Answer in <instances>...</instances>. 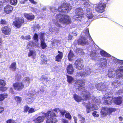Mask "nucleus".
<instances>
[{
    "label": "nucleus",
    "mask_w": 123,
    "mask_h": 123,
    "mask_svg": "<svg viewBox=\"0 0 123 123\" xmlns=\"http://www.w3.org/2000/svg\"><path fill=\"white\" fill-rule=\"evenodd\" d=\"M43 116L37 117L33 120L34 123H42L44 121L45 118L46 119V123H55L56 119L54 118L57 117L56 114L53 111H49L47 112H43Z\"/></svg>",
    "instance_id": "f257e3e1"
},
{
    "label": "nucleus",
    "mask_w": 123,
    "mask_h": 123,
    "mask_svg": "<svg viewBox=\"0 0 123 123\" xmlns=\"http://www.w3.org/2000/svg\"><path fill=\"white\" fill-rule=\"evenodd\" d=\"M56 18L59 19V22L64 25H70L72 23L71 18L68 15L58 14L56 15Z\"/></svg>",
    "instance_id": "f03ea898"
},
{
    "label": "nucleus",
    "mask_w": 123,
    "mask_h": 123,
    "mask_svg": "<svg viewBox=\"0 0 123 123\" xmlns=\"http://www.w3.org/2000/svg\"><path fill=\"white\" fill-rule=\"evenodd\" d=\"M24 19L23 18L17 17L15 18V20L13 21L12 25L17 28H20L24 23Z\"/></svg>",
    "instance_id": "7ed1b4c3"
},
{
    "label": "nucleus",
    "mask_w": 123,
    "mask_h": 123,
    "mask_svg": "<svg viewBox=\"0 0 123 123\" xmlns=\"http://www.w3.org/2000/svg\"><path fill=\"white\" fill-rule=\"evenodd\" d=\"M71 6L68 4L65 3L63 5H61L58 8V10L63 13H67L71 9Z\"/></svg>",
    "instance_id": "20e7f679"
},
{
    "label": "nucleus",
    "mask_w": 123,
    "mask_h": 123,
    "mask_svg": "<svg viewBox=\"0 0 123 123\" xmlns=\"http://www.w3.org/2000/svg\"><path fill=\"white\" fill-rule=\"evenodd\" d=\"M14 89L17 91H20L24 87V85L22 82H16L13 84Z\"/></svg>",
    "instance_id": "39448f33"
},
{
    "label": "nucleus",
    "mask_w": 123,
    "mask_h": 123,
    "mask_svg": "<svg viewBox=\"0 0 123 123\" xmlns=\"http://www.w3.org/2000/svg\"><path fill=\"white\" fill-rule=\"evenodd\" d=\"M85 80L84 79H80L76 80L75 83L78 85L77 89L79 91L83 90L85 88Z\"/></svg>",
    "instance_id": "423d86ee"
},
{
    "label": "nucleus",
    "mask_w": 123,
    "mask_h": 123,
    "mask_svg": "<svg viewBox=\"0 0 123 123\" xmlns=\"http://www.w3.org/2000/svg\"><path fill=\"white\" fill-rule=\"evenodd\" d=\"M106 7V4L101 3L97 5L95 10L96 11L98 12L102 13L104 11Z\"/></svg>",
    "instance_id": "0eeeda50"
},
{
    "label": "nucleus",
    "mask_w": 123,
    "mask_h": 123,
    "mask_svg": "<svg viewBox=\"0 0 123 123\" xmlns=\"http://www.w3.org/2000/svg\"><path fill=\"white\" fill-rule=\"evenodd\" d=\"M74 64L76 68L79 70H82L84 69V65L81 60L80 59H77L75 62Z\"/></svg>",
    "instance_id": "6e6552de"
},
{
    "label": "nucleus",
    "mask_w": 123,
    "mask_h": 123,
    "mask_svg": "<svg viewBox=\"0 0 123 123\" xmlns=\"http://www.w3.org/2000/svg\"><path fill=\"white\" fill-rule=\"evenodd\" d=\"M103 98V103L106 105H110L112 103L113 98L111 96L107 97L105 95Z\"/></svg>",
    "instance_id": "1a4fd4ad"
},
{
    "label": "nucleus",
    "mask_w": 123,
    "mask_h": 123,
    "mask_svg": "<svg viewBox=\"0 0 123 123\" xmlns=\"http://www.w3.org/2000/svg\"><path fill=\"white\" fill-rule=\"evenodd\" d=\"M1 31L4 34L8 35L11 33V29L8 26H4L1 28Z\"/></svg>",
    "instance_id": "9d476101"
},
{
    "label": "nucleus",
    "mask_w": 123,
    "mask_h": 123,
    "mask_svg": "<svg viewBox=\"0 0 123 123\" xmlns=\"http://www.w3.org/2000/svg\"><path fill=\"white\" fill-rule=\"evenodd\" d=\"M6 84V82L5 80L3 79H0V91L4 92L7 90L8 87H4Z\"/></svg>",
    "instance_id": "9b49d317"
},
{
    "label": "nucleus",
    "mask_w": 123,
    "mask_h": 123,
    "mask_svg": "<svg viewBox=\"0 0 123 123\" xmlns=\"http://www.w3.org/2000/svg\"><path fill=\"white\" fill-rule=\"evenodd\" d=\"M76 13L78 16V18H82L84 16V12L83 9L80 8H78L76 9Z\"/></svg>",
    "instance_id": "f8f14e48"
},
{
    "label": "nucleus",
    "mask_w": 123,
    "mask_h": 123,
    "mask_svg": "<svg viewBox=\"0 0 123 123\" xmlns=\"http://www.w3.org/2000/svg\"><path fill=\"white\" fill-rule=\"evenodd\" d=\"M58 54L55 56V60L58 62H60L63 57V53L62 52L59 50L58 51Z\"/></svg>",
    "instance_id": "ddd939ff"
},
{
    "label": "nucleus",
    "mask_w": 123,
    "mask_h": 123,
    "mask_svg": "<svg viewBox=\"0 0 123 123\" xmlns=\"http://www.w3.org/2000/svg\"><path fill=\"white\" fill-rule=\"evenodd\" d=\"M24 16L26 19L29 21L33 20L35 18L34 15L31 13H25Z\"/></svg>",
    "instance_id": "4468645a"
},
{
    "label": "nucleus",
    "mask_w": 123,
    "mask_h": 123,
    "mask_svg": "<svg viewBox=\"0 0 123 123\" xmlns=\"http://www.w3.org/2000/svg\"><path fill=\"white\" fill-rule=\"evenodd\" d=\"M13 9V8L12 6L7 5L4 8V11L6 13L9 14L12 12Z\"/></svg>",
    "instance_id": "2eb2a0df"
},
{
    "label": "nucleus",
    "mask_w": 123,
    "mask_h": 123,
    "mask_svg": "<svg viewBox=\"0 0 123 123\" xmlns=\"http://www.w3.org/2000/svg\"><path fill=\"white\" fill-rule=\"evenodd\" d=\"M79 44L84 45L86 44L87 43L86 40V38L82 36L79 38L78 41Z\"/></svg>",
    "instance_id": "dca6fc26"
},
{
    "label": "nucleus",
    "mask_w": 123,
    "mask_h": 123,
    "mask_svg": "<svg viewBox=\"0 0 123 123\" xmlns=\"http://www.w3.org/2000/svg\"><path fill=\"white\" fill-rule=\"evenodd\" d=\"M82 94H83V97L85 100H89L90 98L91 94L88 91H83Z\"/></svg>",
    "instance_id": "f3484780"
},
{
    "label": "nucleus",
    "mask_w": 123,
    "mask_h": 123,
    "mask_svg": "<svg viewBox=\"0 0 123 123\" xmlns=\"http://www.w3.org/2000/svg\"><path fill=\"white\" fill-rule=\"evenodd\" d=\"M48 78L44 75H42L39 79V80L43 84L47 83L48 81Z\"/></svg>",
    "instance_id": "a211bd4d"
},
{
    "label": "nucleus",
    "mask_w": 123,
    "mask_h": 123,
    "mask_svg": "<svg viewBox=\"0 0 123 123\" xmlns=\"http://www.w3.org/2000/svg\"><path fill=\"white\" fill-rule=\"evenodd\" d=\"M90 103L89 102L86 105V111L87 113H90L91 111V109L94 108V105L92 104V106L90 105Z\"/></svg>",
    "instance_id": "6ab92c4d"
},
{
    "label": "nucleus",
    "mask_w": 123,
    "mask_h": 123,
    "mask_svg": "<svg viewBox=\"0 0 123 123\" xmlns=\"http://www.w3.org/2000/svg\"><path fill=\"white\" fill-rule=\"evenodd\" d=\"M67 73L69 74H73L74 71L73 66L71 64L68 65L67 68Z\"/></svg>",
    "instance_id": "aec40b11"
},
{
    "label": "nucleus",
    "mask_w": 123,
    "mask_h": 123,
    "mask_svg": "<svg viewBox=\"0 0 123 123\" xmlns=\"http://www.w3.org/2000/svg\"><path fill=\"white\" fill-rule=\"evenodd\" d=\"M107 109V107H103L102 109L100 112L101 114L104 117L107 116L108 115V112Z\"/></svg>",
    "instance_id": "412c9836"
},
{
    "label": "nucleus",
    "mask_w": 123,
    "mask_h": 123,
    "mask_svg": "<svg viewBox=\"0 0 123 123\" xmlns=\"http://www.w3.org/2000/svg\"><path fill=\"white\" fill-rule=\"evenodd\" d=\"M122 98L119 96L115 98L114 102L115 104L117 105H119L122 102Z\"/></svg>",
    "instance_id": "4be33fe9"
},
{
    "label": "nucleus",
    "mask_w": 123,
    "mask_h": 123,
    "mask_svg": "<svg viewBox=\"0 0 123 123\" xmlns=\"http://www.w3.org/2000/svg\"><path fill=\"white\" fill-rule=\"evenodd\" d=\"M73 97L75 101L78 102H81L82 100V98L81 97L76 94H74Z\"/></svg>",
    "instance_id": "5701e85b"
},
{
    "label": "nucleus",
    "mask_w": 123,
    "mask_h": 123,
    "mask_svg": "<svg viewBox=\"0 0 123 123\" xmlns=\"http://www.w3.org/2000/svg\"><path fill=\"white\" fill-rule=\"evenodd\" d=\"M74 54L71 49H70L68 55V59L70 61H72L73 60L72 58L74 56Z\"/></svg>",
    "instance_id": "b1692460"
},
{
    "label": "nucleus",
    "mask_w": 123,
    "mask_h": 123,
    "mask_svg": "<svg viewBox=\"0 0 123 123\" xmlns=\"http://www.w3.org/2000/svg\"><path fill=\"white\" fill-rule=\"evenodd\" d=\"M100 54L101 56L104 57H111L110 55L103 50L100 51Z\"/></svg>",
    "instance_id": "393cba45"
},
{
    "label": "nucleus",
    "mask_w": 123,
    "mask_h": 123,
    "mask_svg": "<svg viewBox=\"0 0 123 123\" xmlns=\"http://www.w3.org/2000/svg\"><path fill=\"white\" fill-rule=\"evenodd\" d=\"M36 51L35 50H30V51L28 54V56L29 57L31 56H33V58L34 59V57L36 56Z\"/></svg>",
    "instance_id": "a878e982"
},
{
    "label": "nucleus",
    "mask_w": 123,
    "mask_h": 123,
    "mask_svg": "<svg viewBox=\"0 0 123 123\" xmlns=\"http://www.w3.org/2000/svg\"><path fill=\"white\" fill-rule=\"evenodd\" d=\"M100 60L101 61L104 60V61L100 62V64L101 66L102 67L106 66L107 64V62L106 58H101Z\"/></svg>",
    "instance_id": "bb28decb"
},
{
    "label": "nucleus",
    "mask_w": 123,
    "mask_h": 123,
    "mask_svg": "<svg viewBox=\"0 0 123 123\" xmlns=\"http://www.w3.org/2000/svg\"><path fill=\"white\" fill-rule=\"evenodd\" d=\"M8 95L7 93H3L0 94V101L3 100L5 98H7Z\"/></svg>",
    "instance_id": "cd10ccee"
},
{
    "label": "nucleus",
    "mask_w": 123,
    "mask_h": 123,
    "mask_svg": "<svg viewBox=\"0 0 123 123\" xmlns=\"http://www.w3.org/2000/svg\"><path fill=\"white\" fill-rule=\"evenodd\" d=\"M16 63L15 62H14L12 63L10 65L9 68L12 70L13 71H15L16 69Z\"/></svg>",
    "instance_id": "c85d7f7f"
},
{
    "label": "nucleus",
    "mask_w": 123,
    "mask_h": 123,
    "mask_svg": "<svg viewBox=\"0 0 123 123\" xmlns=\"http://www.w3.org/2000/svg\"><path fill=\"white\" fill-rule=\"evenodd\" d=\"M107 109L108 112V113H109V115L111 114L112 112L115 111L116 110V109L115 108H108L107 107Z\"/></svg>",
    "instance_id": "c756f323"
},
{
    "label": "nucleus",
    "mask_w": 123,
    "mask_h": 123,
    "mask_svg": "<svg viewBox=\"0 0 123 123\" xmlns=\"http://www.w3.org/2000/svg\"><path fill=\"white\" fill-rule=\"evenodd\" d=\"M41 47L42 49H45L47 47L46 43L44 42V41H41Z\"/></svg>",
    "instance_id": "7c9ffc66"
},
{
    "label": "nucleus",
    "mask_w": 123,
    "mask_h": 123,
    "mask_svg": "<svg viewBox=\"0 0 123 123\" xmlns=\"http://www.w3.org/2000/svg\"><path fill=\"white\" fill-rule=\"evenodd\" d=\"M86 16L88 19H91L93 17V15L91 12H87Z\"/></svg>",
    "instance_id": "2f4dec72"
},
{
    "label": "nucleus",
    "mask_w": 123,
    "mask_h": 123,
    "mask_svg": "<svg viewBox=\"0 0 123 123\" xmlns=\"http://www.w3.org/2000/svg\"><path fill=\"white\" fill-rule=\"evenodd\" d=\"M47 61V59L46 56H44L41 60V64H43L44 63H46Z\"/></svg>",
    "instance_id": "473e14b6"
},
{
    "label": "nucleus",
    "mask_w": 123,
    "mask_h": 123,
    "mask_svg": "<svg viewBox=\"0 0 123 123\" xmlns=\"http://www.w3.org/2000/svg\"><path fill=\"white\" fill-rule=\"evenodd\" d=\"M67 81L69 83H71L74 80L73 78L72 77L68 75H67Z\"/></svg>",
    "instance_id": "72a5a7b5"
},
{
    "label": "nucleus",
    "mask_w": 123,
    "mask_h": 123,
    "mask_svg": "<svg viewBox=\"0 0 123 123\" xmlns=\"http://www.w3.org/2000/svg\"><path fill=\"white\" fill-rule=\"evenodd\" d=\"M15 99L17 103H20L22 101V99L21 97L18 96L15 97Z\"/></svg>",
    "instance_id": "f704fd0d"
},
{
    "label": "nucleus",
    "mask_w": 123,
    "mask_h": 123,
    "mask_svg": "<svg viewBox=\"0 0 123 123\" xmlns=\"http://www.w3.org/2000/svg\"><path fill=\"white\" fill-rule=\"evenodd\" d=\"M30 79L28 77H26L25 78V82L28 84V85L29 86L30 83Z\"/></svg>",
    "instance_id": "c9c22d12"
},
{
    "label": "nucleus",
    "mask_w": 123,
    "mask_h": 123,
    "mask_svg": "<svg viewBox=\"0 0 123 123\" xmlns=\"http://www.w3.org/2000/svg\"><path fill=\"white\" fill-rule=\"evenodd\" d=\"M30 107L28 105H26L24 107L23 112L24 113H27L29 110Z\"/></svg>",
    "instance_id": "e433bc0d"
},
{
    "label": "nucleus",
    "mask_w": 123,
    "mask_h": 123,
    "mask_svg": "<svg viewBox=\"0 0 123 123\" xmlns=\"http://www.w3.org/2000/svg\"><path fill=\"white\" fill-rule=\"evenodd\" d=\"M65 116L66 118L70 120L71 119V116L69 112L66 113L65 114Z\"/></svg>",
    "instance_id": "4c0bfd02"
},
{
    "label": "nucleus",
    "mask_w": 123,
    "mask_h": 123,
    "mask_svg": "<svg viewBox=\"0 0 123 123\" xmlns=\"http://www.w3.org/2000/svg\"><path fill=\"white\" fill-rule=\"evenodd\" d=\"M26 100L29 103H31L33 101V98L31 97L27 98Z\"/></svg>",
    "instance_id": "58836bf2"
},
{
    "label": "nucleus",
    "mask_w": 123,
    "mask_h": 123,
    "mask_svg": "<svg viewBox=\"0 0 123 123\" xmlns=\"http://www.w3.org/2000/svg\"><path fill=\"white\" fill-rule=\"evenodd\" d=\"M44 33H41L40 36V38L41 41H44Z\"/></svg>",
    "instance_id": "ea45409f"
},
{
    "label": "nucleus",
    "mask_w": 123,
    "mask_h": 123,
    "mask_svg": "<svg viewBox=\"0 0 123 123\" xmlns=\"http://www.w3.org/2000/svg\"><path fill=\"white\" fill-rule=\"evenodd\" d=\"M7 23L5 19H1L0 21V24L2 25H6L7 24Z\"/></svg>",
    "instance_id": "a19ab883"
},
{
    "label": "nucleus",
    "mask_w": 123,
    "mask_h": 123,
    "mask_svg": "<svg viewBox=\"0 0 123 123\" xmlns=\"http://www.w3.org/2000/svg\"><path fill=\"white\" fill-rule=\"evenodd\" d=\"M10 3L12 5H15L17 3V0H10Z\"/></svg>",
    "instance_id": "79ce46f5"
},
{
    "label": "nucleus",
    "mask_w": 123,
    "mask_h": 123,
    "mask_svg": "<svg viewBox=\"0 0 123 123\" xmlns=\"http://www.w3.org/2000/svg\"><path fill=\"white\" fill-rule=\"evenodd\" d=\"M6 123H16L14 120L11 119L8 120L6 121Z\"/></svg>",
    "instance_id": "37998d69"
},
{
    "label": "nucleus",
    "mask_w": 123,
    "mask_h": 123,
    "mask_svg": "<svg viewBox=\"0 0 123 123\" xmlns=\"http://www.w3.org/2000/svg\"><path fill=\"white\" fill-rule=\"evenodd\" d=\"M33 38L34 40L38 41V36L37 34L36 33L34 34Z\"/></svg>",
    "instance_id": "c03bdc74"
},
{
    "label": "nucleus",
    "mask_w": 123,
    "mask_h": 123,
    "mask_svg": "<svg viewBox=\"0 0 123 123\" xmlns=\"http://www.w3.org/2000/svg\"><path fill=\"white\" fill-rule=\"evenodd\" d=\"M35 111L34 108H30L28 111V112L29 113H31L34 112Z\"/></svg>",
    "instance_id": "a18cd8bd"
},
{
    "label": "nucleus",
    "mask_w": 123,
    "mask_h": 123,
    "mask_svg": "<svg viewBox=\"0 0 123 123\" xmlns=\"http://www.w3.org/2000/svg\"><path fill=\"white\" fill-rule=\"evenodd\" d=\"M97 113V112L96 111H94L92 113V115L95 117H98L99 116V115L98 114H96V113Z\"/></svg>",
    "instance_id": "49530a36"
},
{
    "label": "nucleus",
    "mask_w": 123,
    "mask_h": 123,
    "mask_svg": "<svg viewBox=\"0 0 123 123\" xmlns=\"http://www.w3.org/2000/svg\"><path fill=\"white\" fill-rule=\"evenodd\" d=\"M79 74L80 76H86L85 74V73L84 72H79Z\"/></svg>",
    "instance_id": "de8ad7c7"
},
{
    "label": "nucleus",
    "mask_w": 123,
    "mask_h": 123,
    "mask_svg": "<svg viewBox=\"0 0 123 123\" xmlns=\"http://www.w3.org/2000/svg\"><path fill=\"white\" fill-rule=\"evenodd\" d=\"M60 113L62 116H63L66 113V111L65 110H64L63 111H60Z\"/></svg>",
    "instance_id": "09e8293b"
},
{
    "label": "nucleus",
    "mask_w": 123,
    "mask_h": 123,
    "mask_svg": "<svg viewBox=\"0 0 123 123\" xmlns=\"http://www.w3.org/2000/svg\"><path fill=\"white\" fill-rule=\"evenodd\" d=\"M85 74V75H87L88 74H89L90 73V70H85V71L84 72Z\"/></svg>",
    "instance_id": "8fccbe9b"
},
{
    "label": "nucleus",
    "mask_w": 123,
    "mask_h": 123,
    "mask_svg": "<svg viewBox=\"0 0 123 123\" xmlns=\"http://www.w3.org/2000/svg\"><path fill=\"white\" fill-rule=\"evenodd\" d=\"M62 121L63 123H68V121L62 118Z\"/></svg>",
    "instance_id": "3c124183"
},
{
    "label": "nucleus",
    "mask_w": 123,
    "mask_h": 123,
    "mask_svg": "<svg viewBox=\"0 0 123 123\" xmlns=\"http://www.w3.org/2000/svg\"><path fill=\"white\" fill-rule=\"evenodd\" d=\"M81 122L80 123H85V119L84 117H82V119L80 120Z\"/></svg>",
    "instance_id": "603ef678"
},
{
    "label": "nucleus",
    "mask_w": 123,
    "mask_h": 123,
    "mask_svg": "<svg viewBox=\"0 0 123 123\" xmlns=\"http://www.w3.org/2000/svg\"><path fill=\"white\" fill-rule=\"evenodd\" d=\"M84 2V5L88 4V0H82Z\"/></svg>",
    "instance_id": "864d4df0"
},
{
    "label": "nucleus",
    "mask_w": 123,
    "mask_h": 123,
    "mask_svg": "<svg viewBox=\"0 0 123 123\" xmlns=\"http://www.w3.org/2000/svg\"><path fill=\"white\" fill-rule=\"evenodd\" d=\"M31 38V37L30 35H28L25 36V39L28 40Z\"/></svg>",
    "instance_id": "5fc2aeb1"
},
{
    "label": "nucleus",
    "mask_w": 123,
    "mask_h": 123,
    "mask_svg": "<svg viewBox=\"0 0 123 123\" xmlns=\"http://www.w3.org/2000/svg\"><path fill=\"white\" fill-rule=\"evenodd\" d=\"M21 78V76H17L15 78L16 80L17 81L19 80Z\"/></svg>",
    "instance_id": "6e6d98bb"
},
{
    "label": "nucleus",
    "mask_w": 123,
    "mask_h": 123,
    "mask_svg": "<svg viewBox=\"0 0 123 123\" xmlns=\"http://www.w3.org/2000/svg\"><path fill=\"white\" fill-rule=\"evenodd\" d=\"M33 4H36L37 3V2H36L34 1V0H29Z\"/></svg>",
    "instance_id": "4d7b16f0"
},
{
    "label": "nucleus",
    "mask_w": 123,
    "mask_h": 123,
    "mask_svg": "<svg viewBox=\"0 0 123 123\" xmlns=\"http://www.w3.org/2000/svg\"><path fill=\"white\" fill-rule=\"evenodd\" d=\"M53 110L54 111H55L56 112V113H58V111H60V110L59 108H56L54 109Z\"/></svg>",
    "instance_id": "13d9d810"
},
{
    "label": "nucleus",
    "mask_w": 123,
    "mask_h": 123,
    "mask_svg": "<svg viewBox=\"0 0 123 123\" xmlns=\"http://www.w3.org/2000/svg\"><path fill=\"white\" fill-rule=\"evenodd\" d=\"M73 38V36L71 35H69L68 37V40H72Z\"/></svg>",
    "instance_id": "bf43d9fd"
},
{
    "label": "nucleus",
    "mask_w": 123,
    "mask_h": 123,
    "mask_svg": "<svg viewBox=\"0 0 123 123\" xmlns=\"http://www.w3.org/2000/svg\"><path fill=\"white\" fill-rule=\"evenodd\" d=\"M35 28L36 29H39L40 28V26L39 25H36L34 26Z\"/></svg>",
    "instance_id": "052dcab7"
},
{
    "label": "nucleus",
    "mask_w": 123,
    "mask_h": 123,
    "mask_svg": "<svg viewBox=\"0 0 123 123\" xmlns=\"http://www.w3.org/2000/svg\"><path fill=\"white\" fill-rule=\"evenodd\" d=\"M4 110V108L3 107L0 106V113Z\"/></svg>",
    "instance_id": "680f3d73"
},
{
    "label": "nucleus",
    "mask_w": 123,
    "mask_h": 123,
    "mask_svg": "<svg viewBox=\"0 0 123 123\" xmlns=\"http://www.w3.org/2000/svg\"><path fill=\"white\" fill-rule=\"evenodd\" d=\"M9 91L11 93H13L14 92V91L13 90V88L12 87H10V88Z\"/></svg>",
    "instance_id": "e2e57ef3"
},
{
    "label": "nucleus",
    "mask_w": 123,
    "mask_h": 123,
    "mask_svg": "<svg viewBox=\"0 0 123 123\" xmlns=\"http://www.w3.org/2000/svg\"><path fill=\"white\" fill-rule=\"evenodd\" d=\"M78 116L79 118H80L81 119H82V117H82V115L80 114H78Z\"/></svg>",
    "instance_id": "0e129e2a"
},
{
    "label": "nucleus",
    "mask_w": 123,
    "mask_h": 123,
    "mask_svg": "<svg viewBox=\"0 0 123 123\" xmlns=\"http://www.w3.org/2000/svg\"><path fill=\"white\" fill-rule=\"evenodd\" d=\"M74 119L75 123H77V119L75 117H74Z\"/></svg>",
    "instance_id": "69168bd1"
},
{
    "label": "nucleus",
    "mask_w": 123,
    "mask_h": 123,
    "mask_svg": "<svg viewBox=\"0 0 123 123\" xmlns=\"http://www.w3.org/2000/svg\"><path fill=\"white\" fill-rule=\"evenodd\" d=\"M119 119L120 121H121L123 120V118L122 117H119Z\"/></svg>",
    "instance_id": "338daca9"
},
{
    "label": "nucleus",
    "mask_w": 123,
    "mask_h": 123,
    "mask_svg": "<svg viewBox=\"0 0 123 123\" xmlns=\"http://www.w3.org/2000/svg\"><path fill=\"white\" fill-rule=\"evenodd\" d=\"M27 1V0H24L23 1H21V3L22 4H24L25 2Z\"/></svg>",
    "instance_id": "774afa93"
}]
</instances>
